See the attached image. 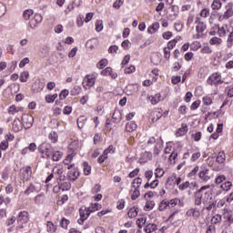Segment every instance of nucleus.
<instances>
[{
    "mask_svg": "<svg viewBox=\"0 0 233 233\" xmlns=\"http://www.w3.org/2000/svg\"><path fill=\"white\" fill-rule=\"evenodd\" d=\"M161 148H163V140L160 139L157 142V145L154 147L155 156H159Z\"/></svg>",
    "mask_w": 233,
    "mask_h": 233,
    "instance_id": "f3484780",
    "label": "nucleus"
},
{
    "mask_svg": "<svg viewBox=\"0 0 233 233\" xmlns=\"http://www.w3.org/2000/svg\"><path fill=\"white\" fill-rule=\"evenodd\" d=\"M188 187H190V182L189 181H186L184 183H182L178 188L179 190H187V188H188Z\"/></svg>",
    "mask_w": 233,
    "mask_h": 233,
    "instance_id": "e2e57ef3",
    "label": "nucleus"
},
{
    "mask_svg": "<svg viewBox=\"0 0 233 233\" xmlns=\"http://www.w3.org/2000/svg\"><path fill=\"white\" fill-rule=\"evenodd\" d=\"M107 65H108V60H106V58H103L99 61L97 65V68H99L100 70H103L104 66H106Z\"/></svg>",
    "mask_w": 233,
    "mask_h": 233,
    "instance_id": "49530a36",
    "label": "nucleus"
},
{
    "mask_svg": "<svg viewBox=\"0 0 233 233\" xmlns=\"http://www.w3.org/2000/svg\"><path fill=\"white\" fill-rule=\"evenodd\" d=\"M167 208H168V201L162 200L158 206V210L163 212V210H167Z\"/></svg>",
    "mask_w": 233,
    "mask_h": 233,
    "instance_id": "e433bc0d",
    "label": "nucleus"
},
{
    "mask_svg": "<svg viewBox=\"0 0 233 233\" xmlns=\"http://www.w3.org/2000/svg\"><path fill=\"white\" fill-rule=\"evenodd\" d=\"M154 207H156V202H154V200H148L144 207V210H146V212H150Z\"/></svg>",
    "mask_w": 233,
    "mask_h": 233,
    "instance_id": "4be33fe9",
    "label": "nucleus"
},
{
    "mask_svg": "<svg viewBox=\"0 0 233 233\" xmlns=\"http://www.w3.org/2000/svg\"><path fill=\"white\" fill-rule=\"evenodd\" d=\"M147 218H140L137 219V225L138 228H143V225H146Z\"/></svg>",
    "mask_w": 233,
    "mask_h": 233,
    "instance_id": "09e8293b",
    "label": "nucleus"
},
{
    "mask_svg": "<svg viewBox=\"0 0 233 233\" xmlns=\"http://www.w3.org/2000/svg\"><path fill=\"white\" fill-rule=\"evenodd\" d=\"M203 199V194L195 192V205L199 207L201 205Z\"/></svg>",
    "mask_w": 233,
    "mask_h": 233,
    "instance_id": "bb28decb",
    "label": "nucleus"
},
{
    "mask_svg": "<svg viewBox=\"0 0 233 233\" xmlns=\"http://www.w3.org/2000/svg\"><path fill=\"white\" fill-rule=\"evenodd\" d=\"M48 138L52 141V143H57V133L56 131L51 132L48 135Z\"/></svg>",
    "mask_w": 233,
    "mask_h": 233,
    "instance_id": "de8ad7c7",
    "label": "nucleus"
},
{
    "mask_svg": "<svg viewBox=\"0 0 233 233\" xmlns=\"http://www.w3.org/2000/svg\"><path fill=\"white\" fill-rule=\"evenodd\" d=\"M227 11L224 13V19H230V17H232L233 15V9H232V5H230V4H228L227 6Z\"/></svg>",
    "mask_w": 233,
    "mask_h": 233,
    "instance_id": "2eb2a0df",
    "label": "nucleus"
},
{
    "mask_svg": "<svg viewBox=\"0 0 233 233\" xmlns=\"http://www.w3.org/2000/svg\"><path fill=\"white\" fill-rule=\"evenodd\" d=\"M57 230V227L54 225V222L48 221L47 222V232H56Z\"/></svg>",
    "mask_w": 233,
    "mask_h": 233,
    "instance_id": "a19ab883",
    "label": "nucleus"
},
{
    "mask_svg": "<svg viewBox=\"0 0 233 233\" xmlns=\"http://www.w3.org/2000/svg\"><path fill=\"white\" fill-rule=\"evenodd\" d=\"M125 3V0H116L113 4V8H116V10H119L121 6H123V4Z\"/></svg>",
    "mask_w": 233,
    "mask_h": 233,
    "instance_id": "603ef678",
    "label": "nucleus"
},
{
    "mask_svg": "<svg viewBox=\"0 0 233 233\" xmlns=\"http://www.w3.org/2000/svg\"><path fill=\"white\" fill-rule=\"evenodd\" d=\"M28 77H30V74H28V71L22 72L20 75L21 83H26V81H28Z\"/></svg>",
    "mask_w": 233,
    "mask_h": 233,
    "instance_id": "2f4dec72",
    "label": "nucleus"
},
{
    "mask_svg": "<svg viewBox=\"0 0 233 233\" xmlns=\"http://www.w3.org/2000/svg\"><path fill=\"white\" fill-rule=\"evenodd\" d=\"M227 180V177L225 175H219L218 177H216L215 179V183L217 185H221V183H223V181Z\"/></svg>",
    "mask_w": 233,
    "mask_h": 233,
    "instance_id": "a18cd8bd",
    "label": "nucleus"
},
{
    "mask_svg": "<svg viewBox=\"0 0 233 233\" xmlns=\"http://www.w3.org/2000/svg\"><path fill=\"white\" fill-rule=\"evenodd\" d=\"M83 19H85V16L83 15H79L77 16L76 18L77 26H83V25L85 24V21Z\"/></svg>",
    "mask_w": 233,
    "mask_h": 233,
    "instance_id": "4d7b16f0",
    "label": "nucleus"
},
{
    "mask_svg": "<svg viewBox=\"0 0 233 233\" xmlns=\"http://www.w3.org/2000/svg\"><path fill=\"white\" fill-rule=\"evenodd\" d=\"M171 10L174 13V17H177L179 15V6L177 5H171Z\"/></svg>",
    "mask_w": 233,
    "mask_h": 233,
    "instance_id": "bf43d9fd",
    "label": "nucleus"
},
{
    "mask_svg": "<svg viewBox=\"0 0 233 233\" xmlns=\"http://www.w3.org/2000/svg\"><path fill=\"white\" fill-rule=\"evenodd\" d=\"M218 35L219 37H225L227 35V31L225 30V27H218Z\"/></svg>",
    "mask_w": 233,
    "mask_h": 233,
    "instance_id": "6e6d98bb",
    "label": "nucleus"
},
{
    "mask_svg": "<svg viewBox=\"0 0 233 233\" xmlns=\"http://www.w3.org/2000/svg\"><path fill=\"white\" fill-rule=\"evenodd\" d=\"M68 225H70V220L66 219V218H63L60 221V227L62 228H68Z\"/></svg>",
    "mask_w": 233,
    "mask_h": 233,
    "instance_id": "c03bdc74",
    "label": "nucleus"
},
{
    "mask_svg": "<svg viewBox=\"0 0 233 233\" xmlns=\"http://www.w3.org/2000/svg\"><path fill=\"white\" fill-rule=\"evenodd\" d=\"M222 4L219 0H214L212 5H211V8L213 10H219V8H221Z\"/></svg>",
    "mask_w": 233,
    "mask_h": 233,
    "instance_id": "79ce46f5",
    "label": "nucleus"
},
{
    "mask_svg": "<svg viewBox=\"0 0 233 233\" xmlns=\"http://www.w3.org/2000/svg\"><path fill=\"white\" fill-rule=\"evenodd\" d=\"M207 30V25L206 24H200L196 26V32L197 34H203V32Z\"/></svg>",
    "mask_w": 233,
    "mask_h": 233,
    "instance_id": "4c0bfd02",
    "label": "nucleus"
},
{
    "mask_svg": "<svg viewBox=\"0 0 233 233\" xmlns=\"http://www.w3.org/2000/svg\"><path fill=\"white\" fill-rule=\"evenodd\" d=\"M38 150L43 154V157H47V159H50V156L54 153V147L46 142L42 143L38 147Z\"/></svg>",
    "mask_w": 233,
    "mask_h": 233,
    "instance_id": "f257e3e1",
    "label": "nucleus"
},
{
    "mask_svg": "<svg viewBox=\"0 0 233 233\" xmlns=\"http://www.w3.org/2000/svg\"><path fill=\"white\" fill-rule=\"evenodd\" d=\"M90 214H92V211H90V208H85L84 209L83 208H81L79 209V215L82 219H88Z\"/></svg>",
    "mask_w": 233,
    "mask_h": 233,
    "instance_id": "f8f14e48",
    "label": "nucleus"
},
{
    "mask_svg": "<svg viewBox=\"0 0 233 233\" xmlns=\"http://www.w3.org/2000/svg\"><path fill=\"white\" fill-rule=\"evenodd\" d=\"M168 203V207H176V205H177L178 203H181V199L175 198L173 199H171L170 201H167Z\"/></svg>",
    "mask_w": 233,
    "mask_h": 233,
    "instance_id": "3c124183",
    "label": "nucleus"
},
{
    "mask_svg": "<svg viewBox=\"0 0 233 233\" xmlns=\"http://www.w3.org/2000/svg\"><path fill=\"white\" fill-rule=\"evenodd\" d=\"M52 159L53 161H59L61 157H63V153L61 151H53L52 153Z\"/></svg>",
    "mask_w": 233,
    "mask_h": 233,
    "instance_id": "c85d7f7f",
    "label": "nucleus"
},
{
    "mask_svg": "<svg viewBox=\"0 0 233 233\" xmlns=\"http://www.w3.org/2000/svg\"><path fill=\"white\" fill-rule=\"evenodd\" d=\"M137 128V124L136 122H130L126 125L127 132H134Z\"/></svg>",
    "mask_w": 233,
    "mask_h": 233,
    "instance_id": "b1692460",
    "label": "nucleus"
},
{
    "mask_svg": "<svg viewBox=\"0 0 233 233\" xmlns=\"http://www.w3.org/2000/svg\"><path fill=\"white\" fill-rule=\"evenodd\" d=\"M144 230L146 233L156 232V230H157V225L149 223L146 226Z\"/></svg>",
    "mask_w": 233,
    "mask_h": 233,
    "instance_id": "a211bd4d",
    "label": "nucleus"
},
{
    "mask_svg": "<svg viewBox=\"0 0 233 233\" xmlns=\"http://www.w3.org/2000/svg\"><path fill=\"white\" fill-rule=\"evenodd\" d=\"M220 188H222V190H225L226 192H228V190H230V188H232V182L230 181H227L224 184H222L220 186Z\"/></svg>",
    "mask_w": 233,
    "mask_h": 233,
    "instance_id": "72a5a7b5",
    "label": "nucleus"
},
{
    "mask_svg": "<svg viewBox=\"0 0 233 233\" xmlns=\"http://www.w3.org/2000/svg\"><path fill=\"white\" fill-rule=\"evenodd\" d=\"M198 177L201 178V180H202L204 183H207L208 181L210 180V169H209V168L202 169V170L198 173Z\"/></svg>",
    "mask_w": 233,
    "mask_h": 233,
    "instance_id": "0eeeda50",
    "label": "nucleus"
},
{
    "mask_svg": "<svg viewBox=\"0 0 233 233\" xmlns=\"http://www.w3.org/2000/svg\"><path fill=\"white\" fill-rule=\"evenodd\" d=\"M159 30V23H154L151 26L147 28V34H156Z\"/></svg>",
    "mask_w": 233,
    "mask_h": 233,
    "instance_id": "6ab92c4d",
    "label": "nucleus"
},
{
    "mask_svg": "<svg viewBox=\"0 0 233 233\" xmlns=\"http://www.w3.org/2000/svg\"><path fill=\"white\" fill-rule=\"evenodd\" d=\"M199 105H201V100H197L191 104L190 109L198 110V108H199Z\"/></svg>",
    "mask_w": 233,
    "mask_h": 233,
    "instance_id": "5fc2aeb1",
    "label": "nucleus"
},
{
    "mask_svg": "<svg viewBox=\"0 0 233 233\" xmlns=\"http://www.w3.org/2000/svg\"><path fill=\"white\" fill-rule=\"evenodd\" d=\"M94 85H96V78H94L93 76H86L84 78V81H83L84 88H86V86H94Z\"/></svg>",
    "mask_w": 233,
    "mask_h": 233,
    "instance_id": "9b49d317",
    "label": "nucleus"
},
{
    "mask_svg": "<svg viewBox=\"0 0 233 233\" xmlns=\"http://www.w3.org/2000/svg\"><path fill=\"white\" fill-rule=\"evenodd\" d=\"M23 107H16L15 105H12L8 109V114H11V116H14L17 114V112H22Z\"/></svg>",
    "mask_w": 233,
    "mask_h": 233,
    "instance_id": "412c9836",
    "label": "nucleus"
},
{
    "mask_svg": "<svg viewBox=\"0 0 233 233\" xmlns=\"http://www.w3.org/2000/svg\"><path fill=\"white\" fill-rule=\"evenodd\" d=\"M225 92H228V97H233V86L226 87Z\"/></svg>",
    "mask_w": 233,
    "mask_h": 233,
    "instance_id": "774afa93",
    "label": "nucleus"
},
{
    "mask_svg": "<svg viewBox=\"0 0 233 233\" xmlns=\"http://www.w3.org/2000/svg\"><path fill=\"white\" fill-rule=\"evenodd\" d=\"M154 117L152 118V122L156 123V121H158V119H161L163 117V109H157L153 112Z\"/></svg>",
    "mask_w": 233,
    "mask_h": 233,
    "instance_id": "4468645a",
    "label": "nucleus"
},
{
    "mask_svg": "<svg viewBox=\"0 0 233 233\" xmlns=\"http://www.w3.org/2000/svg\"><path fill=\"white\" fill-rule=\"evenodd\" d=\"M32 15H34V10L32 9H26L23 13V17L25 21L30 20V17H32Z\"/></svg>",
    "mask_w": 233,
    "mask_h": 233,
    "instance_id": "a878e982",
    "label": "nucleus"
},
{
    "mask_svg": "<svg viewBox=\"0 0 233 233\" xmlns=\"http://www.w3.org/2000/svg\"><path fill=\"white\" fill-rule=\"evenodd\" d=\"M216 161L219 165H223V163H225V161H227V155H225V151L218 152Z\"/></svg>",
    "mask_w": 233,
    "mask_h": 233,
    "instance_id": "ddd939ff",
    "label": "nucleus"
},
{
    "mask_svg": "<svg viewBox=\"0 0 233 233\" xmlns=\"http://www.w3.org/2000/svg\"><path fill=\"white\" fill-rule=\"evenodd\" d=\"M56 183L57 185H60V188H62L63 192L72 188V183L66 180V177L65 175H59L56 177Z\"/></svg>",
    "mask_w": 233,
    "mask_h": 233,
    "instance_id": "f03ea898",
    "label": "nucleus"
},
{
    "mask_svg": "<svg viewBox=\"0 0 233 233\" xmlns=\"http://www.w3.org/2000/svg\"><path fill=\"white\" fill-rule=\"evenodd\" d=\"M76 157V153L72 152L71 154L67 155V157L64 159L63 163L64 165H70L72 163V160Z\"/></svg>",
    "mask_w": 233,
    "mask_h": 233,
    "instance_id": "cd10ccee",
    "label": "nucleus"
},
{
    "mask_svg": "<svg viewBox=\"0 0 233 233\" xmlns=\"http://www.w3.org/2000/svg\"><path fill=\"white\" fill-rule=\"evenodd\" d=\"M21 121L24 128L28 130V128H32L34 126V116L29 114H23L21 116Z\"/></svg>",
    "mask_w": 233,
    "mask_h": 233,
    "instance_id": "20e7f679",
    "label": "nucleus"
},
{
    "mask_svg": "<svg viewBox=\"0 0 233 233\" xmlns=\"http://www.w3.org/2000/svg\"><path fill=\"white\" fill-rule=\"evenodd\" d=\"M134 191L131 195V199L132 201H136L137 199V198H139V196H141V192L139 191L138 187H134Z\"/></svg>",
    "mask_w": 233,
    "mask_h": 233,
    "instance_id": "7c9ffc66",
    "label": "nucleus"
},
{
    "mask_svg": "<svg viewBox=\"0 0 233 233\" xmlns=\"http://www.w3.org/2000/svg\"><path fill=\"white\" fill-rule=\"evenodd\" d=\"M23 121L19 118H15L13 121V131L14 132H21V130H23Z\"/></svg>",
    "mask_w": 233,
    "mask_h": 233,
    "instance_id": "1a4fd4ad",
    "label": "nucleus"
},
{
    "mask_svg": "<svg viewBox=\"0 0 233 233\" xmlns=\"http://www.w3.org/2000/svg\"><path fill=\"white\" fill-rule=\"evenodd\" d=\"M92 172V167L88 165V162H84V174L85 176H90Z\"/></svg>",
    "mask_w": 233,
    "mask_h": 233,
    "instance_id": "c756f323",
    "label": "nucleus"
},
{
    "mask_svg": "<svg viewBox=\"0 0 233 233\" xmlns=\"http://www.w3.org/2000/svg\"><path fill=\"white\" fill-rule=\"evenodd\" d=\"M112 119L115 123H121V111L115 110L112 116Z\"/></svg>",
    "mask_w": 233,
    "mask_h": 233,
    "instance_id": "aec40b11",
    "label": "nucleus"
},
{
    "mask_svg": "<svg viewBox=\"0 0 233 233\" xmlns=\"http://www.w3.org/2000/svg\"><path fill=\"white\" fill-rule=\"evenodd\" d=\"M68 94H69L68 89L62 90L61 93L59 94L60 99H66V96H68Z\"/></svg>",
    "mask_w": 233,
    "mask_h": 233,
    "instance_id": "680f3d73",
    "label": "nucleus"
},
{
    "mask_svg": "<svg viewBox=\"0 0 233 233\" xmlns=\"http://www.w3.org/2000/svg\"><path fill=\"white\" fill-rule=\"evenodd\" d=\"M27 221H30V218L28 217V212L21 211L18 214L17 223L18 225H25Z\"/></svg>",
    "mask_w": 233,
    "mask_h": 233,
    "instance_id": "423d86ee",
    "label": "nucleus"
},
{
    "mask_svg": "<svg viewBox=\"0 0 233 233\" xmlns=\"http://www.w3.org/2000/svg\"><path fill=\"white\" fill-rule=\"evenodd\" d=\"M30 177H32V167L29 166H26L25 167H23L20 169V179L22 181H28L30 180Z\"/></svg>",
    "mask_w": 233,
    "mask_h": 233,
    "instance_id": "39448f33",
    "label": "nucleus"
},
{
    "mask_svg": "<svg viewBox=\"0 0 233 233\" xmlns=\"http://www.w3.org/2000/svg\"><path fill=\"white\" fill-rule=\"evenodd\" d=\"M56 99H57V94L46 96V103H54V101H56Z\"/></svg>",
    "mask_w": 233,
    "mask_h": 233,
    "instance_id": "ea45409f",
    "label": "nucleus"
},
{
    "mask_svg": "<svg viewBox=\"0 0 233 233\" xmlns=\"http://www.w3.org/2000/svg\"><path fill=\"white\" fill-rule=\"evenodd\" d=\"M33 192H37V188H35V186L33 183H31L25 191V195L30 196V194H33Z\"/></svg>",
    "mask_w": 233,
    "mask_h": 233,
    "instance_id": "5701e85b",
    "label": "nucleus"
},
{
    "mask_svg": "<svg viewBox=\"0 0 233 233\" xmlns=\"http://www.w3.org/2000/svg\"><path fill=\"white\" fill-rule=\"evenodd\" d=\"M141 183H143V179H141V177L135 178L132 183V188H139V187H141Z\"/></svg>",
    "mask_w": 233,
    "mask_h": 233,
    "instance_id": "473e14b6",
    "label": "nucleus"
},
{
    "mask_svg": "<svg viewBox=\"0 0 233 233\" xmlns=\"http://www.w3.org/2000/svg\"><path fill=\"white\" fill-rule=\"evenodd\" d=\"M221 43H223V40L218 36L212 37L209 40V45H221Z\"/></svg>",
    "mask_w": 233,
    "mask_h": 233,
    "instance_id": "37998d69",
    "label": "nucleus"
},
{
    "mask_svg": "<svg viewBox=\"0 0 233 233\" xmlns=\"http://www.w3.org/2000/svg\"><path fill=\"white\" fill-rule=\"evenodd\" d=\"M125 74H134L136 72V66H130L124 69Z\"/></svg>",
    "mask_w": 233,
    "mask_h": 233,
    "instance_id": "864d4df0",
    "label": "nucleus"
},
{
    "mask_svg": "<svg viewBox=\"0 0 233 233\" xmlns=\"http://www.w3.org/2000/svg\"><path fill=\"white\" fill-rule=\"evenodd\" d=\"M89 208H90L91 212H96V210L101 209V205L97 204V203H95V204H92V207Z\"/></svg>",
    "mask_w": 233,
    "mask_h": 233,
    "instance_id": "69168bd1",
    "label": "nucleus"
},
{
    "mask_svg": "<svg viewBox=\"0 0 233 233\" xmlns=\"http://www.w3.org/2000/svg\"><path fill=\"white\" fill-rule=\"evenodd\" d=\"M163 176H165V170L161 167H157L155 170V177L158 178L163 177Z\"/></svg>",
    "mask_w": 233,
    "mask_h": 233,
    "instance_id": "58836bf2",
    "label": "nucleus"
},
{
    "mask_svg": "<svg viewBox=\"0 0 233 233\" xmlns=\"http://www.w3.org/2000/svg\"><path fill=\"white\" fill-rule=\"evenodd\" d=\"M86 123V118H85L84 116H80L77 119V127H78V128L81 130L85 127Z\"/></svg>",
    "mask_w": 233,
    "mask_h": 233,
    "instance_id": "c9c22d12",
    "label": "nucleus"
},
{
    "mask_svg": "<svg viewBox=\"0 0 233 233\" xmlns=\"http://www.w3.org/2000/svg\"><path fill=\"white\" fill-rule=\"evenodd\" d=\"M159 101H161V94H156L151 96V105H157Z\"/></svg>",
    "mask_w": 233,
    "mask_h": 233,
    "instance_id": "f704fd0d",
    "label": "nucleus"
},
{
    "mask_svg": "<svg viewBox=\"0 0 233 233\" xmlns=\"http://www.w3.org/2000/svg\"><path fill=\"white\" fill-rule=\"evenodd\" d=\"M96 30L97 32H101V30H103V20H97L96 22Z\"/></svg>",
    "mask_w": 233,
    "mask_h": 233,
    "instance_id": "13d9d810",
    "label": "nucleus"
},
{
    "mask_svg": "<svg viewBox=\"0 0 233 233\" xmlns=\"http://www.w3.org/2000/svg\"><path fill=\"white\" fill-rule=\"evenodd\" d=\"M208 85H210L211 86L215 85V86H218V85H223V80L221 79V73H213L207 81Z\"/></svg>",
    "mask_w": 233,
    "mask_h": 233,
    "instance_id": "7ed1b4c3",
    "label": "nucleus"
},
{
    "mask_svg": "<svg viewBox=\"0 0 233 233\" xmlns=\"http://www.w3.org/2000/svg\"><path fill=\"white\" fill-rule=\"evenodd\" d=\"M101 76H110L111 79H116L117 77V73H115L114 71H112V67L108 66L106 67L104 70L101 71Z\"/></svg>",
    "mask_w": 233,
    "mask_h": 233,
    "instance_id": "9d476101",
    "label": "nucleus"
},
{
    "mask_svg": "<svg viewBox=\"0 0 233 233\" xmlns=\"http://www.w3.org/2000/svg\"><path fill=\"white\" fill-rule=\"evenodd\" d=\"M164 57L168 61L170 59V49L167 47L164 48Z\"/></svg>",
    "mask_w": 233,
    "mask_h": 233,
    "instance_id": "338daca9",
    "label": "nucleus"
},
{
    "mask_svg": "<svg viewBox=\"0 0 233 233\" xmlns=\"http://www.w3.org/2000/svg\"><path fill=\"white\" fill-rule=\"evenodd\" d=\"M202 54H212V49L208 46H204L201 49Z\"/></svg>",
    "mask_w": 233,
    "mask_h": 233,
    "instance_id": "0e129e2a",
    "label": "nucleus"
},
{
    "mask_svg": "<svg viewBox=\"0 0 233 233\" xmlns=\"http://www.w3.org/2000/svg\"><path fill=\"white\" fill-rule=\"evenodd\" d=\"M138 212H139V208L137 207H133L129 209L127 216L128 218H130V219H132L137 217Z\"/></svg>",
    "mask_w": 233,
    "mask_h": 233,
    "instance_id": "dca6fc26",
    "label": "nucleus"
},
{
    "mask_svg": "<svg viewBox=\"0 0 233 233\" xmlns=\"http://www.w3.org/2000/svg\"><path fill=\"white\" fill-rule=\"evenodd\" d=\"M79 169L74 167L68 171L67 177L69 178V181H76L79 177Z\"/></svg>",
    "mask_w": 233,
    "mask_h": 233,
    "instance_id": "6e6552de",
    "label": "nucleus"
},
{
    "mask_svg": "<svg viewBox=\"0 0 233 233\" xmlns=\"http://www.w3.org/2000/svg\"><path fill=\"white\" fill-rule=\"evenodd\" d=\"M38 25H41L43 23V15L40 14H35V17L33 18Z\"/></svg>",
    "mask_w": 233,
    "mask_h": 233,
    "instance_id": "052dcab7",
    "label": "nucleus"
},
{
    "mask_svg": "<svg viewBox=\"0 0 233 233\" xmlns=\"http://www.w3.org/2000/svg\"><path fill=\"white\" fill-rule=\"evenodd\" d=\"M203 104L206 105V106H209V105L212 104V97L209 96H206L202 98Z\"/></svg>",
    "mask_w": 233,
    "mask_h": 233,
    "instance_id": "8fccbe9b",
    "label": "nucleus"
},
{
    "mask_svg": "<svg viewBox=\"0 0 233 233\" xmlns=\"http://www.w3.org/2000/svg\"><path fill=\"white\" fill-rule=\"evenodd\" d=\"M35 203L36 205H43L45 203V194L41 193L35 197Z\"/></svg>",
    "mask_w": 233,
    "mask_h": 233,
    "instance_id": "393cba45",
    "label": "nucleus"
}]
</instances>
